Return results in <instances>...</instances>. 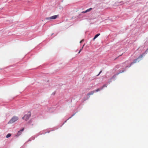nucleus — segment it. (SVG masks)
<instances>
[{
	"instance_id": "f257e3e1",
	"label": "nucleus",
	"mask_w": 148,
	"mask_h": 148,
	"mask_svg": "<svg viewBox=\"0 0 148 148\" xmlns=\"http://www.w3.org/2000/svg\"><path fill=\"white\" fill-rule=\"evenodd\" d=\"M31 116V112H29L27 114H25L22 118L23 119H24L25 121H27L28 120Z\"/></svg>"
},
{
	"instance_id": "f03ea898",
	"label": "nucleus",
	"mask_w": 148,
	"mask_h": 148,
	"mask_svg": "<svg viewBox=\"0 0 148 148\" xmlns=\"http://www.w3.org/2000/svg\"><path fill=\"white\" fill-rule=\"evenodd\" d=\"M18 118L17 116H13L8 122L9 124L12 123H14L18 119Z\"/></svg>"
},
{
	"instance_id": "7ed1b4c3",
	"label": "nucleus",
	"mask_w": 148,
	"mask_h": 148,
	"mask_svg": "<svg viewBox=\"0 0 148 148\" xmlns=\"http://www.w3.org/2000/svg\"><path fill=\"white\" fill-rule=\"evenodd\" d=\"M59 16L58 15H55L54 16H52L47 17L46 18V19L47 20H51V19H56Z\"/></svg>"
},
{
	"instance_id": "20e7f679",
	"label": "nucleus",
	"mask_w": 148,
	"mask_h": 148,
	"mask_svg": "<svg viewBox=\"0 0 148 148\" xmlns=\"http://www.w3.org/2000/svg\"><path fill=\"white\" fill-rule=\"evenodd\" d=\"M24 130V128H23V129L20 130V131H18L17 134L16 136H18L19 135H21V132H23Z\"/></svg>"
},
{
	"instance_id": "39448f33",
	"label": "nucleus",
	"mask_w": 148,
	"mask_h": 148,
	"mask_svg": "<svg viewBox=\"0 0 148 148\" xmlns=\"http://www.w3.org/2000/svg\"><path fill=\"white\" fill-rule=\"evenodd\" d=\"M95 91L93 90L91 91L90 92H89L87 94V96H88L89 97H90V96L91 95H92L93 94L95 93Z\"/></svg>"
},
{
	"instance_id": "423d86ee",
	"label": "nucleus",
	"mask_w": 148,
	"mask_h": 148,
	"mask_svg": "<svg viewBox=\"0 0 148 148\" xmlns=\"http://www.w3.org/2000/svg\"><path fill=\"white\" fill-rule=\"evenodd\" d=\"M138 59L137 58V59H135L133 62H132L131 64H130V65H132L134 63H136L137 62V61H138Z\"/></svg>"
},
{
	"instance_id": "0eeeda50",
	"label": "nucleus",
	"mask_w": 148,
	"mask_h": 148,
	"mask_svg": "<svg viewBox=\"0 0 148 148\" xmlns=\"http://www.w3.org/2000/svg\"><path fill=\"white\" fill-rule=\"evenodd\" d=\"M100 35V34H97L93 38V40H94L97 38L99 35Z\"/></svg>"
},
{
	"instance_id": "6e6552de",
	"label": "nucleus",
	"mask_w": 148,
	"mask_h": 148,
	"mask_svg": "<svg viewBox=\"0 0 148 148\" xmlns=\"http://www.w3.org/2000/svg\"><path fill=\"white\" fill-rule=\"evenodd\" d=\"M11 136V134L10 133L8 134L6 136V138H8L9 137H10Z\"/></svg>"
},
{
	"instance_id": "1a4fd4ad",
	"label": "nucleus",
	"mask_w": 148,
	"mask_h": 148,
	"mask_svg": "<svg viewBox=\"0 0 148 148\" xmlns=\"http://www.w3.org/2000/svg\"><path fill=\"white\" fill-rule=\"evenodd\" d=\"M92 9V8H90L86 10V12H89L90 11V10H91Z\"/></svg>"
},
{
	"instance_id": "9d476101",
	"label": "nucleus",
	"mask_w": 148,
	"mask_h": 148,
	"mask_svg": "<svg viewBox=\"0 0 148 148\" xmlns=\"http://www.w3.org/2000/svg\"><path fill=\"white\" fill-rule=\"evenodd\" d=\"M144 54H142V55H140L138 58V59L139 58H142L143 56H144Z\"/></svg>"
},
{
	"instance_id": "9b49d317",
	"label": "nucleus",
	"mask_w": 148,
	"mask_h": 148,
	"mask_svg": "<svg viewBox=\"0 0 148 148\" xmlns=\"http://www.w3.org/2000/svg\"><path fill=\"white\" fill-rule=\"evenodd\" d=\"M100 89H99V88H98L95 91V92H97L98 91H99L100 90Z\"/></svg>"
},
{
	"instance_id": "f8f14e48",
	"label": "nucleus",
	"mask_w": 148,
	"mask_h": 148,
	"mask_svg": "<svg viewBox=\"0 0 148 148\" xmlns=\"http://www.w3.org/2000/svg\"><path fill=\"white\" fill-rule=\"evenodd\" d=\"M82 48L80 49V50L79 51L78 53L79 54L80 53V52L82 50Z\"/></svg>"
},
{
	"instance_id": "ddd939ff",
	"label": "nucleus",
	"mask_w": 148,
	"mask_h": 148,
	"mask_svg": "<svg viewBox=\"0 0 148 148\" xmlns=\"http://www.w3.org/2000/svg\"><path fill=\"white\" fill-rule=\"evenodd\" d=\"M107 86L106 85H103V86L102 87L101 89H102L104 87H106Z\"/></svg>"
},
{
	"instance_id": "4468645a",
	"label": "nucleus",
	"mask_w": 148,
	"mask_h": 148,
	"mask_svg": "<svg viewBox=\"0 0 148 148\" xmlns=\"http://www.w3.org/2000/svg\"><path fill=\"white\" fill-rule=\"evenodd\" d=\"M102 71H101L99 73V74L98 75H97V76H98V75H99V74L101 73Z\"/></svg>"
},
{
	"instance_id": "2eb2a0df",
	"label": "nucleus",
	"mask_w": 148,
	"mask_h": 148,
	"mask_svg": "<svg viewBox=\"0 0 148 148\" xmlns=\"http://www.w3.org/2000/svg\"><path fill=\"white\" fill-rule=\"evenodd\" d=\"M87 12H86V10L85 11H83L82 12V13H86Z\"/></svg>"
},
{
	"instance_id": "dca6fc26",
	"label": "nucleus",
	"mask_w": 148,
	"mask_h": 148,
	"mask_svg": "<svg viewBox=\"0 0 148 148\" xmlns=\"http://www.w3.org/2000/svg\"><path fill=\"white\" fill-rule=\"evenodd\" d=\"M116 76V75H115L114 76H113L112 77V78H114Z\"/></svg>"
},
{
	"instance_id": "f3484780",
	"label": "nucleus",
	"mask_w": 148,
	"mask_h": 148,
	"mask_svg": "<svg viewBox=\"0 0 148 148\" xmlns=\"http://www.w3.org/2000/svg\"><path fill=\"white\" fill-rule=\"evenodd\" d=\"M148 52V49H147L145 51V53H146L147 52Z\"/></svg>"
},
{
	"instance_id": "a211bd4d",
	"label": "nucleus",
	"mask_w": 148,
	"mask_h": 148,
	"mask_svg": "<svg viewBox=\"0 0 148 148\" xmlns=\"http://www.w3.org/2000/svg\"><path fill=\"white\" fill-rule=\"evenodd\" d=\"M84 41V40H82L80 42V43H81L83 41Z\"/></svg>"
},
{
	"instance_id": "6ab92c4d",
	"label": "nucleus",
	"mask_w": 148,
	"mask_h": 148,
	"mask_svg": "<svg viewBox=\"0 0 148 148\" xmlns=\"http://www.w3.org/2000/svg\"><path fill=\"white\" fill-rule=\"evenodd\" d=\"M84 45H85V44H84V45L83 46V47H82V49L83 48V47H84Z\"/></svg>"
}]
</instances>
